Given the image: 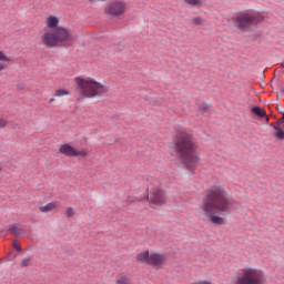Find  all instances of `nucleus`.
Masks as SVG:
<instances>
[{"instance_id":"obj_16","label":"nucleus","mask_w":284,"mask_h":284,"mask_svg":"<svg viewBox=\"0 0 284 284\" xmlns=\"http://www.w3.org/2000/svg\"><path fill=\"white\" fill-rule=\"evenodd\" d=\"M55 207H57V203L51 202L44 206H40V212H50V210H54Z\"/></svg>"},{"instance_id":"obj_5","label":"nucleus","mask_w":284,"mask_h":284,"mask_svg":"<svg viewBox=\"0 0 284 284\" xmlns=\"http://www.w3.org/2000/svg\"><path fill=\"white\" fill-rule=\"evenodd\" d=\"M236 284H267L265 273L258 268H242L236 276Z\"/></svg>"},{"instance_id":"obj_19","label":"nucleus","mask_w":284,"mask_h":284,"mask_svg":"<svg viewBox=\"0 0 284 284\" xmlns=\"http://www.w3.org/2000/svg\"><path fill=\"white\" fill-rule=\"evenodd\" d=\"M68 94H70V92L68 90H65V89H59L55 92V97H65Z\"/></svg>"},{"instance_id":"obj_26","label":"nucleus","mask_w":284,"mask_h":284,"mask_svg":"<svg viewBox=\"0 0 284 284\" xmlns=\"http://www.w3.org/2000/svg\"><path fill=\"white\" fill-rule=\"evenodd\" d=\"M192 21L195 26H201V23H203V19H201V17H195Z\"/></svg>"},{"instance_id":"obj_22","label":"nucleus","mask_w":284,"mask_h":284,"mask_svg":"<svg viewBox=\"0 0 284 284\" xmlns=\"http://www.w3.org/2000/svg\"><path fill=\"white\" fill-rule=\"evenodd\" d=\"M116 284H131L130 281L128 280V277H120L116 280Z\"/></svg>"},{"instance_id":"obj_9","label":"nucleus","mask_w":284,"mask_h":284,"mask_svg":"<svg viewBox=\"0 0 284 284\" xmlns=\"http://www.w3.org/2000/svg\"><path fill=\"white\" fill-rule=\"evenodd\" d=\"M165 263V255L161 253H152L149 255L148 265H152L153 267H163Z\"/></svg>"},{"instance_id":"obj_32","label":"nucleus","mask_w":284,"mask_h":284,"mask_svg":"<svg viewBox=\"0 0 284 284\" xmlns=\"http://www.w3.org/2000/svg\"><path fill=\"white\" fill-rule=\"evenodd\" d=\"M281 68H284V62L281 64Z\"/></svg>"},{"instance_id":"obj_12","label":"nucleus","mask_w":284,"mask_h":284,"mask_svg":"<svg viewBox=\"0 0 284 284\" xmlns=\"http://www.w3.org/2000/svg\"><path fill=\"white\" fill-rule=\"evenodd\" d=\"M253 114H256V116H260L261 119H266V121H270V118H267V113L263 110L261 106H254L252 109Z\"/></svg>"},{"instance_id":"obj_14","label":"nucleus","mask_w":284,"mask_h":284,"mask_svg":"<svg viewBox=\"0 0 284 284\" xmlns=\"http://www.w3.org/2000/svg\"><path fill=\"white\" fill-rule=\"evenodd\" d=\"M171 148V155L179 156V138L175 136L174 143L170 145Z\"/></svg>"},{"instance_id":"obj_15","label":"nucleus","mask_w":284,"mask_h":284,"mask_svg":"<svg viewBox=\"0 0 284 284\" xmlns=\"http://www.w3.org/2000/svg\"><path fill=\"white\" fill-rule=\"evenodd\" d=\"M9 232H10L11 234H13V236H20V235L23 234V229H19V227H17L16 225H11V226L9 227Z\"/></svg>"},{"instance_id":"obj_17","label":"nucleus","mask_w":284,"mask_h":284,"mask_svg":"<svg viewBox=\"0 0 284 284\" xmlns=\"http://www.w3.org/2000/svg\"><path fill=\"white\" fill-rule=\"evenodd\" d=\"M274 130H276V132H275V136L277 138V139H282V140H284V131H283V129H281V125H274Z\"/></svg>"},{"instance_id":"obj_13","label":"nucleus","mask_w":284,"mask_h":284,"mask_svg":"<svg viewBox=\"0 0 284 284\" xmlns=\"http://www.w3.org/2000/svg\"><path fill=\"white\" fill-rule=\"evenodd\" d=\"M136 260L140 262V263H146L148 264V261H150V251H145L143 253H139L136 255Z\"/></svg>"},{"instance_id":"obj_1","label":"nucleus","mask_w":284,"mask_h":284,"mask_svg":"<svg viewBox=\"0 0 284 284\" xmlns=\"http://www.w3.org/2000/svg\"><path fill=\"white\" fill-rule=\"evenodd\" d=\"M201 210V217L206 223H213V225H225L224 217H221L219 214H225V212L230 210L227 192L221 186L210 189L206 196L203 199Z\"/></svg>"},{"instance_id":"obj_21","label":"nucleus","mask_w":284,"mask_h":284,"mask_svg":"<svg viewBox=\"0 0 284 284\" xmlns=\"http://www.w3.org/2000/svg\"><path fill=\"white\" fill-rule=\"evenodd\" d=\"M189 6L196 7L201 6V0H184Z\"/></svg>"},{"instance_id":"obj_29","label":"nucleus","mask_w":284,"mask_h":284,"mask_svg":"<svg viewBox=\"0 0 284 284\" xmlns=\"http://www.w3.org/2000/svg\"><path fill=\"white\" fill-rule=\"evenodd\" d=\"M8 125V122L6 120L1 119L0 120V128H6Z\"/></svg>"},{"instance_id":"obj_10","label":"nucleus","mask_w":284,"mask_h":284,"mask_svg":"<svg viewBox=\"0 0 284 284\" xmlns=\"http://www.w3.org/2000/svg\"><path fill=\"white\" fill-rule=\"evenodd\" d=\"M60 154H64V156H74L77 155V149H74L70 144H62L59 149Z\"/></svg>"},{"instance_id":"obj_28","label":"nucleus","mask_w":284,"mask_h":284,"mask_svg":"<svg viewBox=\"0 0 284 284\" xmlns=\"http://www.w3.org/2000/svg\"><path fill=\"white\" fill-rule=\"evenodd\" d=\"M13 248H16L17 252H22L21 246L18 245L17 241H13Z\"/></svg>"},{"instance_id":"obj_18","label":"nucleus","mask_w":284,"mask_h":284,"mask_svg":"<svg viewBox=\"0 0 284 284\" xmlns=\"http://www.w3.org/2000/svg\"><path fill=\"white\" fill-rule=\"evenodd\" d=\"M0 61L8 62V61H10V58H8L7 55H4L3 52L0 51ZM2 70H6V65H3L2 63H0V72H1Z\"/></svg>"},{"instance_id":"obj_4","label":"nucleus","mask_w":284,"mask_h":284,"mask_svg":"<svg viewBox=\"0 0 284 284\" xmlns=\"http://www.w3.org/2000/svg\"><path fill=\"white\" fill-rule=\"evenodd\" d=\"M75 83V92H78L81 97H85L87 99H94V97H103V94H108L109 92L108 87L94 80L77 78Z\"/></svg>"},{"instance_id":"obj_6","label":"nucleus","mask_w":284,"mask_h":284,"mask_svg":"<svg viewBox=\"0 0 284 284\" xmlns=\"http://www.w3.org/2000/svg\"><path fill=\"white\" fill-rule=\"evenodd\" d=\"M260 21H262V19L258 14L251 11H244L237 14L235 19V26L243 30L244 28H247V26H252V23H258Z\"/></svg>"},{"instance_id":"obj_33","label":"nucleus","mask_w":284,"mask_h":284,"mask_svg":"<svg viewBox=\"0 0 284 284\" xmlns=\"http://www.w3.org/2000/svg\"><path fill=\"white\" fill-rule=\"evenodd\" d=\"M1 170H2V169H1V166H0V172H1Z\"/></svg>"},{"instance_id":"obj_3","label":"nucleus","mask_w":284,"mask_h":284,"mask_svg":"<svg viewBox=\"0 0 284 284\" xmlns=\"http://www.w3.org/2000/svg\"><path fill=\"white\" fill-rule=\"evenodd\" d=\"M41 39L45 48H57V45L70 48L74 43V37L64 27H57L53 31L44 33Z\"/></svg>"},{"instance_id":"obj_7","label":"nucleus","mask_w":284,"mask_h":284,"mask_svg":"<svg viewBox=\"0 0 284 284\" xmlns=\"http://www.w3.org/2000/svg\"><path fill=\"white\" fill-rule=\"evenodd\" d=\"M149 193L146 195V200L153 207H161V205H165V191L159 187H148Z\"/></svg>"},{"instance_id":"obj_25","label":"nucleus","mask_w":284,"mask_h":284,"mask_svg":"<svg viewBox=\"0 0 284 284\" xmlns=\"http://www.w3.org/2000/svg\"><path fill=\"white\" fill-rule=\"evenodd\" d=\"M210 108V104L207 103H202L199 105V111L200 112H205V110H207Z\"/></svg>"},{"instance_id":"obj_30","label":"nucleus","mask_w":284,"mask_h":284,"mask_svg":"<svg viewBox=\"0 0 284 284\" xmlns=\"http://www.w3.org/2000/svg\"><path fill=\"white\" fill-rule=\"evenodd\" d=\"M23 88H24L23 84L18 85V90H23Z\"/></svg>"},{"instance_id":"obj_11","label":"nucleus","mask_w":284,"mask_h":284,"mask_svg":"<svg viewBox=\"0 0 284 284\" xmlns=\"http://www.w3.org/2000/svg\"><path fill=\"white\" fill-rule=\"evenodd\" d=\"M47 27H49L51 30H57V28H59V18L54 16L48 17Z\"/></svg>"},{"instance_id":"obj_20","label":"nucleus","mask_w":284,"mask_h":284,"mask_svg":"<svg viewBox=\"0 0 284 284\" xmlns=\"http://www.w3.org/2000/svg\"><path fill=\"white\" fill-rule=\"evenodd\" d=\"M32 265V260L31 258H24L21 262V267H30Z\"/></svg>"},{"instance_id":"obj_2","label":"nucleus","mask_w":284,"mask_h":284,"mask_svg":"<svg viewBox=\"0 0 284 284\" xmlns=\"http://www.w3.org/2000/svg\"><path fill=\"white\" fill-rule=\"evenodd\" d=\"M179 156L186 170L194 172L201 163V152H199V144L192 134L180 131L179 135Z\"/></svg>"},{"instance_id":"obj_8","label":"nucleus","mask_w":284,"mask_h":284,"mask_svg":"<svg viewBox=\"0 0 284 284\" xmlns=\"http://www.w3.org/2000/svg\"><path fill=\"white\" fill-rule=\"evenodd\" d=\"M126 9L128 3H125V1L114 0L104 9V14H106V17H123Z\"/></svg>"},{"instance_id":"obj_24","label":"nucleus","mask_w":284,"mask_h":284,"mask_svg":"<svg viewBox=\"0 0 284 284\" xmlns=\"http://www.w3.org/2000/svg\"><path fill=\"white\" fill-rule=\"evenodd\" d=\"M74 156H81L82 159H85V156H88V151H77V154Z\"/></svg>"},{"instance_id":"obj_27","label":"nucleus","mask_w":284,"mask_h":284,"mask_svg":"<svg viewBox=\"0 0 284 284\" xmlns=\"http://www.w3.org/2000/svg\"><path fill=\"white\" fill-rule=\"evenodd\" d=\"M145 101H148V103H150L151 105H154V103H156V100L154 98H145Z\"/></svg>"},{"instance_id":"obj_31","label":"nucleus","mask_w":284,"mask_h":284,"mask_svg":"<svg viewBox=\"0 0 284 284\" xmlns=\"http://www.w3.org/2000/svg\"><path fill=\"white\" fill-rule=\"evenodd\" d=\"M54 101V99L52 98L50 101H49V103H52Z\"/></svg>"},{"instance_id":"obj_23","label":"nucleus","mask_w":284,"mask_h":284,"mask_svg":"<svg viewBox=\"0 0 284 284\" xmlns=\"http://www.w3.org/2000/svg\"><path fill=\"white\" fill-rule=\"evenodd\" d=\"M65 215L68 216V219H72V216H74V209L68 207Z\"/></svg>"},{"instance_id":"obj_34","label":"nucleus","mask_w":284,"mask_h":284,"mask_svg":"<svg viewBox=\"0 0 284 284\" xmlns=\"http://www.w3.org/2000/svg\"><path fill=\"white\" fill-rule=\"evenodd\" d=\"M283 74H284V71H283Z\"/></svg>"}]
</instances>
